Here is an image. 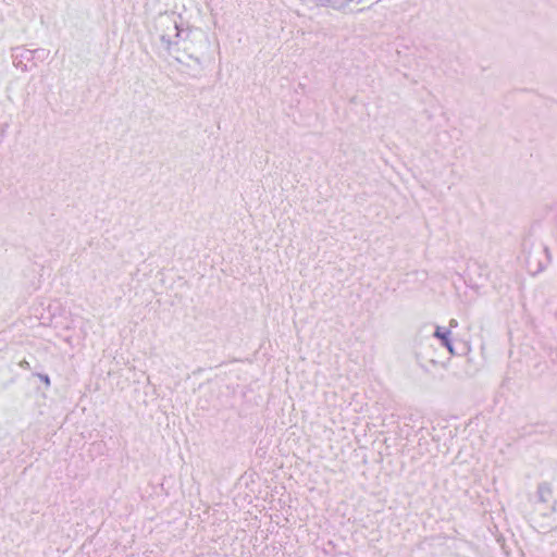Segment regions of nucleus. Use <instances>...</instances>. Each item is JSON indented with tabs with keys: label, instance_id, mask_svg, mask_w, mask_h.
I'll list each match as a JSON object with an SVG mask.
<instances>
[{
	"label": "nucleus",
	"instance_id": "nucleus-1",
	"mask_svg": "<svg viewBox=\"0 0 557 557\" xmlns=\"http://www.w3.org/2000/svg\"><path fill=\"white\" fill-rule=\"evenodd\" d=\"M161 24L171 28L173 33L161 36L169 53L180 63L200 64V55L209 45L208 36L199 28H180L169 16L162 17Z\"/></svg>",
	"mask_w": 557,
	"mask_h": 557
},
{
	"label": "nucleus",
	"instance_id": "nucleus-2",
	"mask_svg": "<svg viewBox=\"0 0 557 557\" xmlns=\"http://www.w3.org/2000/svg\"><path fill=\"white\" fill-rule=\"evenodd\" d=\"M318 4L327 10H332L334 12L341 14H347L351 11V4L357 3L361 4L364 2H379L380 0H317Z\"/></svg>",
	"mask_w": 557,
	"mask_h": 557
},
{
	"label": "nucleus",
	"instance_id": "nucleus-3",
	"mask_svg": "<svg viewBox=\"0 0 557 557\" xmlns=\"http://www.w3.org/2000/svg\"><path fill=\"white\" fill-rule=\"evenodd\" d=\"M450 330H444L442 326H436L434 332V337L438 338L442 342V345L450 341Z\"/></svg>",
	"mask_w": 557,
	"mask_h": 557
},
{
	"label": "nucleus",
	"instance_id": "nucleus-4",
	"mask_svg": "<svg viewBox=\"0 0 557 557\" xmlns=\"http://www.w3.org/2000/svg\"><path fill=\"white\" fill-rule=\"evenodd\" d=\"M443 346H445L447 348V350L449 351L450 355H455V349H454V346L450 341L443 344Z\"/></svg>",
	"mask_w": 557,
	"mask_h": 557
},
{
	"label": "nucleus",
	"instance_id": "nucleus-5",
	"mask_svg": "<svg viewBox=\"0 0 557 557\" xmlns=\"http://www.w3.org/2000/svg\"><path fill=\"white\" fill-rule=\"evenodd\" d=\"M448 325H449L448 330L451 331V329H455L458 326V321L456 319H450Z\"/></svg>",
	"mask_w": 557,
	"mask_h": 557
},
{
	"label": "nucleus",
	"instance_id": "nucleus-6",
	"mask_svg": "<svg viewBox=\"0 0 557 557\" xmlns=\"http://www.w3.org/2000/svg\"><path fill=\"white\" fill-rule=\"evenodd\" d=\"M40 377L44 381V383L46 384V386L50 385V379L48 375H40Z\"/></svg>",
	"mask_w": 557,
	"mask_h": 557
},
{
	"label": "nucleus",
	"instance_id": "nucleus-7",
	"mask_svg": "<svg viewBox=\"0 0 557 557\" xmlns=\"http://www.w3.org/2000/svg\"><path fill=\"white\" fill-rule=\"evenodd\" d=\"M20 364L21 367H28V362L26 360H23Z\"/></svg>",
	"mask_w": 557,
	"mask_h": 557
},
{
	"label": "nucleus",
	"instance_id": "nucleus-8",
	"mask_svg": "<svg viewBox=\"0 0 557 557\" xmlns=\"http://www.w3.org/2000/svg\"><path fill=\"white\" fill-rule=\"evenodd\" d=\"M543 493H544V490L541 488V491H540L541 496H543Z\"/></svg>",
	"mask_w": 557,
	"mask_h": 557
}]
</instances>
